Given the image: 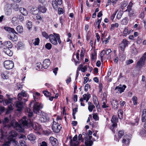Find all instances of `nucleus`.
Here are the masks:
<instances>
[{"mask_svg": "<svg viewBox=\"0 0 146 146\" xmlns=\"http://www.w3.org/2000/svg\"><path fill=\"white\" fill-rule=\"evenodd\" d=\"M145 60L143 58H141L138 61L136 66V68H141L144 65Z\"/></svg>", "mask_w": 146, "mask_h": 146, "instance_id": "obj_13", "label": "nucleus"}, {"mask_svg": "<svg viewBox=\"0 0 146 146\" xmlns=\"http://www.w3.org/2000/svg\"><path fill=\"white\" fill-rule=\"evenodd\" d=\"M127 5V3L125 1H123L121 4V9H123Z\"/></svg>", "mask_w": 146, "mask_h": 146, "instance_id": "obj_49", "label": "nucleus"}, {"mask_svg": "<svg viewBox=\"0 0 146 146\" xmlns=\"http://www.w3.org/2000/svg\"><path fill=\"white\" fill-rule=\"evenodd\" d=\"M22 119L19 121L20 124L17 122L15 120H13L11 121L12 126L15 128L16 130L20 132H23V131L24 129L23 126V127L27 126H24L21 123L20 121Z\"/></svg>", "mask_w": 146, "mask_h": 146, "instance_id": "obj_5", "label": "nucleus"}, {"mask_svg": "<svg viewBox=\"0 0 146 146\" xmlns=\"http://www.w3.org/2000/svg\"><path fill=\"white\" fill-rule=\"evenodd\" d=\"M78 138L77 135H76L73 137L72 139H71L70 143L71 146H78L79 144V142L77 141Z\"/></svg>", "mask_w": 146, "mask_h": 146, "instance_id": "obj_11", "label": "nucleus"}, {"mask_svg": "<svg viewBox=\"0 0 146 146\" xmlns=\"http://www.w3.org/2000/svg\"><path fill=\"white\" fill-rule=\"evenodd\" d=\"M5 53L7 55L9 56H11L13 55V52L9 48L4 49Z\"/></svg>", "mask_w": 146, "mask_h": 146, "instance_id": "obj_32", "label": "nucleus"}, {"mask_svg": "<svg viewBox=\"0 0 146 146\" xmlns=\"http://www.w3.org/2000/svg\"><path fill=\"white\" fill-rule=\"evenodd\" d=\"M128 136L127 135H125L123 139L122 142L123 143V146H127L129 143V140L127 138Z\"/></svg>", "mask_w": 146, "mask_h": 146, "instance_id": "obj_17", "label": "nucleus"}, {"mask_svg": "<svg viewBox=\"0 0 146 146\" xmlns=\"http://www.w3.org/2000/svg\"><path fill=\"white\" fill-rule=\"evenodd\" d=\"M50 141L52 146H57L58 142L57 139L53 137H51L49 138Z\"/></svg>", "mask_w": 146, "mask_h": 146, "instance_id": "obj_14", "label": "nucleus"}, {"mask_svg": "<svg viewBox=\"0 0 146 146\" xmlns=\"http://www.w3.org/2000/svg\"><path fill=\"white\" fill-rule=\"evenodd\" d=\"M40 146H47V144L46 142L45 141H42L41 143H40Z\"/></svg>", "mask_w": 146, "mask_h": 146, "instance_id": "obj_64", "label": "nucleus"}, {"mask_svg": "<svg viewBox=\"0 0 146 146\" xmlns=\"http://www.w3.org/2000/svg\"><path fill=\"white\" fill-rule=\"evenodd\" d=\"M9 38L13 41H16L17 40V36L14 34L12 35H8Z\"/></svg>", "mask_w": 146, "mask_h": 146, "instance_id": "obj_19", "label": "nucleus"}, {"mask_svg": "<svg viewBox=\"0 0 146 146\" xmlns=\"http://www.w3.org/2000/svg\"><path fill=\"white\" fill-rule=\"evenodd\" d=\"M126 88V86L125 85H123L121 87L119 86H117L115 89V90L117 91V90L119 91L120 93L124 92V90Z\"/></svg>", "mask_w": 146, "mask_h": 146, "instance_id": "obj_20", "label": "nucleus"}, {"mask_svg": "<svg viewBox=\"0 0 146 146\" xmlns=\"http://www.w3.org/2000/svg\"><path fill=\"white\" fill-rule=\"evenodd\" d=\"M22 93H19L18 95V99L21 102L17 101L15 102V104L16 107L17 108V110L19 111H21L23 108V102H25L27 101V99L22 98Z\"/></svg>", "mask_w": 146, "mask_h": 146, "instance_id": "obj_4", "label": "nucleus"}, {"mask_svg": "<svg viewBox=\"0 0 146 146\" xmlns=\"http://www.w3.org/2000/svg\"><path fill=\"white\" fill-rule=\"evenodd\" d=\"M128 41L126 39H123L121 43L119 45V46L122 51L125 50V48L128 46Z\"/></svg>", "mask_w": 146, "mask_h": 146, "instance_id": "obj_9", "label": "nucleus"}, {"mask_svg": "<svg viewBox=\"0 0 146 146\" xmlns=\"http://www.w3.org/2000/svg\"><path fill=\"white\" fill-rule=\"evenodd\" d=\"M118 115L119 119H121L123 118V111L122 110L120 109L118 110Z\"/></svg>", "mask_w": 146, "mask_h": 146, "instance_id": "obj_37", "label": "nucleus"}, {"mask_svg": "<svg viewBox=\"0 0 146 146\" xmlns=\"http://www.w3.org/2000/svg\"><path fill=\"white\" fill-rule=\"evenodd\" d=\"M11 141H12L13 145L14 146H20L19 145L18 142L15 139Z\"/></svg>", "mask_w": 146, "mask_h": 146, "instance_id": "obj_54", "label": "nucleus"}, {"mask_svg": "<svg viewBox=\"0 0 146 146\" xmlns=\"http://www.w3.org/2000/svg\"><path fill=\"white\" fill-rule=\"evenodd\" d=\"M133 62V61L132 59H129L126 61V65H128L132 63Z\"/></svg>", "mask_w": 146, "mask_h": 146, "instance_id": "obj_56", "label": "nucleus"}, {"mask_svg": "<svg viewBox=\"0 0 146 146\" xmlns=\"http://www.w3.org/2000/svg\"><path fill=\"white\" fill-rule=\"evenodd\" d=\"M6 46L9 48H11L13 46V45L11 42L10 41H7L5 42Z\"/></svg>", "mask_w": 146, "mask_h": 146, "instance_id": "obj_44", "label": "nucleus"}, {"mask_svg": "<svg viewBox=\"0 0 146 146\" xmlns=\"http://www.w3.org/2000/svg\"><path fill=\"white\" fill-rule=\"evenodd\" d=\"M49 119V117L44 113L42 114V115L39 117L38 120L41 122H45L48 121Z\"/></svg>", "mask_w": 146, "mask_h": 146, "instance_id": "obj_10", "label": "nucleus"}, {"mask_svg": "<svg viewBox=\"0 0 146 146\" xmlns=\"http://www.w3.org/2000/svg\"><path fill=\"white\" fill-rule=\"evenodd\" d=\"M13 9L15 11H18L19 10V5L16 3H14L13 5H11Z\"/></svg>", "mask_w": 146, "mask_h": 146, "instance_id": "obj_31", "label": "nucleus"}, {"mask_svg": "<svg viewBox=\"0 0 146 146\" xmlns=\"http://www.w3.org/2000/svg\"><path fill=\"white\" fill-rule=\"evenodd\" d=\"M4 65L5 67L7 69H12L14 66V63L12 60H7L4 62Z\"/></svg>", "mask_w": 146, "mask_h": 146, "instance_id": "obj_8", "label": "nucleus"}, {"mask_svg": "<svg viewBox=\"0 0 146 146\" xmlns=\"http://www.w3.org/2000/svg\"><path fill=\"white\" fill-rule=\"evenodd\" d=\"M49 39L50 42L53 44L56 45L58 44L57 40L59 44L61 42L59 35L58 34L53 33V35H49Z\"/></svg>", "mask_w": 146, "mask_h": 146, "instance_id": "obj_3", "label": "nucleus"}, {"mask_svg": "<svg viewBox=\"0 0 146 146\" xmlns=\"http://www.w3.org/2000/svg\"><path fill=\"white\" fill-rule=\"evenodd\" d=\"M146 131L145 130H141L140 132V134L142 136H143L146 134Z\"/></svg>", "mask_w": 146, "mask_h": 146, "instance_id": "obj_62", "label": "nucleus"}, {"mask_svg": "<svg viewBox=\"0 0 146 146\" xmlns=\"http://www.w3.org/2000/svg\"><path fill=\"white\" fill-rule=\"evenodd\" d=\"M102 107L103 108H106L108 107V104H106L105 102H104L102 104Z\"/></svg>", "mask_w": 146, "mask_h": 146, "instance_id": "obj_60", "label": "nucleus"}, {"mask_svg": "<svg viewBox=\"0 0 146 146\" xmlns=\"http://www.w3.org/2000/svg\"><path fill=\"white\" fill-rule=\"evenodd\" d=\"M43 93L44 95L48 97L50 96V93L49 92L46 91H44L43 92Z\"/></svg>", "mask_w": 146, "mask_h": 146, "instance_id": "obj_55", "label": "nucleus"}, {"mask_svg": "<svg viewBox=\"0 0 146 146\" xmlns=\"http://www.w3.org/2000/svg\"><path fill=\"white\" fill-rule=\"evenodd\" d=\"M117 124H112L111 126L110 127V129L112 131L113 133H115V130L114 129L117 127Z\"/></svg>", "mask_w": 146, "mask_h": 146, "instance_id": "obj_38", "label": "nucleus"}, {"mask_svg": "<svg viewBox=\"0 0 146 146\" xmlns=\"http://www.w3.org/2000/svg\"><path fill=\"white\" fill-rule=\"evenodd\" d=\"M95 108V106L94 105L92 104L91 105L89 106L88 107V109L90 111L92 112L94 108Z\"/></svg>", "mask_w": 146, "mask_h": 146, "instance_id": "obj_45", "label": "nucleus"}, {"mask_svg": "<svg viewBox=\"0 0 146 146\" xmlns=\"http://www.w3.org/2000/svg\"><path fill=\"white\" fill-rule=\"evenodd\" d=\"M4 29L6 31L13 34H17V33L15 30L14 29L8 27H5Z\"/></svg>", "mask_w": 146, "mask_h": 146, "instance_id": "obj_21", "label": "nucleus"}, {"mask_svg": "<svg viewBox=\"0 0 146 146\" xmlns=\"http://www.w3.org/2000/svg\"><path fill=\"white\" fill-rule=\"evenodd\" d=\"M28 117H24L20 121L24 126H32L33 128L36 131L38 130L40 128V127L39 125L37 123H33L32 121H31V120L30 119H29Z\"/></svg>", "mask_w": 146, "mask_h": 146, "instance_id": "obj_1", "label": "nucleus"}, {"mask_svg": "<svg viewBox=\"0 0 146 146\" xmlns=\"http://www.w3.org/2000/svg\"><path fill=\"white\" fill-rule=\"evenodd\" d=\"M58 14H62L63 13V10L62 8H58Z\"/></svg>", "mask_w": 146, "mask_h": 146, "instance_id": "obj_58", "label": "nucleus"}, {"mask_svg": "<svg viewBox=\"0 0 146 146\" xmlns=\"http://www.w3.org/2000/svg\"><path fill=\"white\" fill-rule=\"evenodd\" d=\"M36 66L40 70L42 69L43 67V65H42L40 62L37 63L36 64Z\"/></svg>", "mask_w": 146, "mask_h": 146, "instance_id": "obj_46", "label": "nucleus"}, {"mask_svg": "<svg viewBox=\"0 0 146 146\" xmlns=\"http://www.w3.org/2000/svg\"><path fill=\"white\" fill-rule=\"evenodd\" d=\"M93 100L94 103L95 105L98 104L99 102L96 96H93Z\"/></svg>", "mask_w": 146, "mask_h": 146, "instance_id": "obj_35", "label": "nucleus"}, {"mask_svg": "<svg viewBox=\"0 0 146 146\" xmlns=\"http://www.w3.org/2000/svg\"><path fill=\"white\" fill-rule=\"evenodd\" d=\"M42 108V105L37 102H35L33 106V111L34 112L37 114L40 115L41 111L40 109Z\"/></svg>", "mask_w": 146, "mask_h": 146, "instance_id": "obj_6", "label": "nucleus"}, {"mask_svg": "<svg viewBox=\"0 0 146 146\" xmlns=\"http://www.w3.org/2000/svg\"><path fill=\"white\" fill-rule=\"evenodd\" d=\"M28 139L30 141H34L36 139V137L33 133H31L27 136Z\"/></svg>", "mask_w": 146, "mask_h": 146, "instance_id": "obj_22", "label": "nucleus"}, {"mask_svg": "<svg viewBox=\"0 0 146 146\" xmlns=\"http://www.w3.org/2000/svg\"><path fill=\"white\" fill-rule=\"evenodd\" d=\"M38 9L39 11L43 13H45L47 10L46 8L43 6H40L38 8Z\"/></svg>", "mask_w": 146, "mask_h": 146, "instance_id": "obj_26", "label": "nucleus"}, {"mask_svg": "<svg viewBox=\"0 0 146 146\" xmlns=\"http://www.w3.org/2000/svg\"><path fill=\"white\" fill-rule=\"evenodd\" d=\"M122 13L121 12H119L117 15V17L118 19H120L122 15Z\"/></svg>", "mask_w": 146, "mask_h": 146, "instance_id": "obj_61", "label": "nucleus"}, {"mask_svg": "<svg viewBox=\"0 0 146 146\" xmlns=\"http://www.w3.org/2000/svg\"><path fill=\"white\" fill-rule=\"evenodd\" d=\"M50 64V61L49 59H46L43 62V66L44 68H46Z\"/></svg>", "mask_w": 146, "mask_h": 146, "instance_id": "obj_18", "label": "nucleus"}, {"mask_svg": "<svg viewBox=\"0 0 146 146\" xmlns=\"http://www.w3.org/2000/svg\"><path fill=\"white\" fill-rule=\"evenodd\" d=\"M105 53L106 54L105 51L104 50H103L101 51V53L100 54V56L101 57V60L102 61H103V56Z\"/></svg>", "mask_w": 146, "mask_h": 146, "instance_id": "obj_39", "label": "nucleus"}, {"mask_svg": "<svg viewBox=\"0 0 146 146\" xmlns=\"http://www.w3.org/2000/svg\"><path fill=\"white\" fill-rule=\"evenodd\" d=\"M141 120L143 122L146 120V109H144L143 111Z\"/></svg>", "mask_w": 146, "mask_h": 146, "instance_id": "obj_23", "label": "nucleus"}, {"mask_svg": "<svg viewBox=\"0 0 146 146\" xmlns=\"http://www.w3.org/2000/svg\"><path fill=\"white\" fill-rule=\"evenodd\" d=\"M132 99L134 105H136L137 104V98L136 96H133Z\"/></svg>", "mask_w": 146, "mask_h": 146, "instance_id": "obj_42", "label": "nucleus"}, {"mask_svg": "<svg viewBox=\"0 0 146 146\" xmlns=\"http://www.w3.org/2000/svg\"><path fill=\"white\" fill-rule=\"evenodd\" d=\"M27 115L28 116V117H31L33 115V112L29 108L27 109Z\"/></svg>", "mask_w": 146, "mask_h": 146, "instance_id": "obj_36", "label": "nucleus"}, {"mask_svg": "<svg viewBox=\"0 0 146 146\" xmlns=\"http://www.w3.org/2000/svg\"><path fill=\"white\" fill-rule=\"evenodd\" d=\"M42 35L46 39L49 38V36H48V34L45 32H44L42 33Z\"/></svg>", "mask_w": 146, "mask_h": 146, "instance_id": "obj_52", "label": "nucleus"}, {"mask_svg": "<svg viewBox=\"0 0 146 146\" xmlns=\"http://www.w3.org/2000/svg\"><path fill=\"white\" fill-rule=\"evenodd\" d=\"M59 21L60 23H61V25H62L63 23L64 22V16H61L59 18Z\"/></svg>", "mask_w": 146, "mask_h": 146, "instance_id": "obj_47", "label": "nucleus"}, {"mask_svg": "<svg viewBox=\"0 0 146 146\" xmlns=\"http://www.w3.org/2000/svg\"><path fill=\"white\" fill-rule=\"evenodd\" d=\"M31 12L33 14L36 15L38 13V10L37 8L36 7H33L31 9Z\"/></svg>", "mask_w": 146, "mask_h": 146, "instance_id": "obj_24", "label": "nucleus"}, {"mask_svg": "<svg viewBox=\"0 0 146 146\" xmlns=\"http://www.w3.org/2000/svg\"><path fill=\"white\" fill-rule=\"evenodd\" d=\"M124 135V132L122 131H120L118 132V136L119 138H121Z\"/></svg>", "mask_w": 146, "mask_h": 146, "instance_id": "obj_53", "label": "nucleus"}, {"mask_svg": "<svg viewBox=\"0 0 146 146\" xmlns=\"http://www.w3.org/2000/svg\"><path fill=\"white\" fill-rule=\"evenodd\" d=\"M52 127L54 132L58 133L60 131L62 127L58 123V122H56L54 121Z\"/></svg>", "mask_w": 146, "mask_h": 146, "instance_id": "obj_7", "label": "nucleus"}, {"mask_svg": "<svg viewBox=\"0 0 146 146\" xmlns=\"http://www.w3.org/2000/svg\"><path fill=\"white\" fill-rule=\"evenodd\" d=\"M16 30L19 33H21L23 31V29L22 26L19 25L16 27Z\"/></svg>", "mask_w": 146, "mask_h": 146, "instance_id": "obj_33", "label": "nucleus"}, {"mask_svg": "<svg viewBox=\"0 0 146 146\" xmlns=\"http://www.w3.org/2000/svg\"><path fill=\"white\" fill-rule=\"evenodd\" d=\"M83 98L84 100H86V102H88L91 97L90 94H88V95L86 94H84L83 96Z\"/></svg>", "mask_w": 146, "mask_h": 146, "instance_id": "obj_29", "label": "nucleus"}, {"mask_svg": "<svg viewBox=\"0 0 146 146\" xmlns=\"http://www.w3.org/2000/svg\"><path fill=\"white\" fill-rule=\"evenodd\" d=\"M12 101V99L9 98L8 100L4 99L3 101V103L4 105H6L9 104L11 103Z\"/></svg>", "mask_w": 146, "mask_h": 146, "instance_id": "obj_25", "label": "nucleus"}, {"mask_svg": "<svg viewBox=\"0 0 146 146\" xmlns=\"http://www.w3.org/2000/svg\"><path fill=\"white\" fill-rule=\"evenodd\" d=\"M119 25L118 23H115V24H112L111 25V30H113L114 28L115 27H118Z\"/></svg>", "mask_w": 146, "mask_h": 146, "instance_id": "obj_43", "label": "nucleus"}, {"mask_svg": "<svg viewBox=\"0 0 146 146\" xmlns=\"http://www.w3.org/2000/svg\"><path fill=\"white\" fill-rule=\"evenodd\" d=\"M118 118L117 117L114 115H113L112 117L111 121L112 124H117V123L118 121Z\"/></svg>", "mask_w": 146, "mask_h": 146, "instance_id": "obj_28", "label": "nucleus"}, {"mask_svg": "<svg viewBox=\"0 0 146 146\" xmlns=\"http://www.w3.org/2000/svg\"><path fill=\"white\" fill-rule=\"evenodd\" d=\"M17 134L16 131H12L9 133V136L8 137V139L10 142L15 139V138L17 136Z\"/></svg>", "mask_w": 146, "mask_h": 146, "instance_id": "obj_12", "label": "nucleus"}, {"mask_svg": "<svg viewBox=\"0 0 146 146\" xmlns=\"http://www.w3.org/2000/svg\"><path fill=\"white\" fill-rule=\"evenodd\" d=\"M27 28L30 29L32 27V23L30 21H28L27 23Z\"/></svg>", "mask_w": 146, "mask_h": 146, "instance_id": "obj_51", "label": "nucleus"}, {"mask_svg": "<svg viewBox=\"0 0 146 146\" xmlns=\"http://www.w3.org/2000/svg\"><path fill=\"white\" fill-rule=\"evenodd\" d=\"M2 77L4 79H7L8 78V76L5 73H2L1 74Z\"/></svg>", "mask_w": 146, "mask_h": 146, "instance_id": "obj_48", "label": "nucleus"}, {"mask_svg": "<svg viewBox=\"0 0 146 146\" xmlns=\"http://www.w3.org/2000/svg\"><path fill=\"white\" fill-rule=\"evenodd\" d=\"M19 143L21 146H27L26 143L24 140H21L19 141Z\"/></svg>", "mask_w": 146, "mask_h": 146, "instance_id": "obj_40", "label": "nucleus"}, {"mask_svg": "<svg viewBox=\"0 0 146 146\" xmlns=\"http://www.w3.org/2000/svg\"><path fill=\"white\" fill-rule=\"evenodd\" d=\"M20 11L21 13L24 15L26 16L28 15V13L27 11L24 8H21Z\"/></svg>", "mask_w": 146, "mask_h": 146, "instance_id": "obj_30", "label": "nucleus"}, {"mask_svg": "<svg viewBox=\"0 0 146 146\" xmlns=\"http://www.w3.org/2000/svg\"><path fill=\"white\" fill-rule=\"evenodd\" d=\"M11 5L12 4H7L5 8L6 14L7 15H9L11 12Z\"/></svg>", "mask_w": 146, "mask_h": 146, "instance_id": "obj_15", "label": "nucleus"}, {"mask_svg": "<svg viewBox=\"0 0 146 146\" xmlns=\"http://www.w3.org/2000/svg\"><path fill=\"white\" fill-rule=\"evenodd\" d=\"M111 102L113 108L114 109H117L118 107V102L115 99H112L111 101Z\"/></svg>", "mask_w": 146, "mask_h": 146, "instance_id": "obj_16", "label": "nucleus"}, {"mask_svg": "<svg viewBox=\"0 0 146 146\" xmlns=\"http://www.w3.org/2000/svg\"><path fill=\"white\" fill-rule=\"evenodd\" d=\"M39 42V38H37L35 39H33L32 40V43L35 45H38Z\"/></svg>", "mask_w": 146, "mask_h": 146, "instance_id": "obj_34", "label": "nucleus"}, {"mask_svg": "<svg viewBox=\"0 0 146 146\" xmlns=\"http://www.w3.org/2000/svg\"><path fill=\"white\" fill-rule=\"evenodd\" d=\"M18 17L21 21H23L24 20V17L21 15H20Z\"/></svg>", "mask_w": 146, "mask_h": 146, "instance_id": "obj_63", "label": "nucleus"}, {"mask_svg": "<svg viewBox=\"0 0 146 146\" xmlns=\"http://www.w3.org/2000/svg\"><path fill=\"white\" fill-rule=\"evenodd\" d=\"M103 88L102 84V83H100L99 85V92H101Z\"/></svg>", "mask_w": 146, "mask_h": 146, "instance_id": "obj_59", "label": "nucleus"}, {"mask_svg": "<svg viewBox=\"0 0 146 146\" xmlns=\"http://www.w3.org/2000/svg\"><path fill=\"white\" fill-rule=\"evenodd\" d=\"M128 29L126 28H125L123 32L124 36H126V35L128 33Z\"/></svg>", "mask_w": 146, "mask_h": 146, "instance_id": "obj_57", "label": "nucleus"}, {"mask_svg": "<svg viewBox=\"0 0 146 146\" xmlns=\"http://www.w3.org/2000/svg\"><path fill=\"white\" fill-rule=\"evenodd\" d=\"M128 23L127 18H125L121 21V23L123 25H126Z\"/></svg>", "mask_w": 146, "mask_h": 146, "instance_id": "obj_41", "label": "nucleus"}, {"mask_svg": "<svg viewBox=\"0 0 146 146\" xmlns=\"http://www.w3.org/2000/svg\"><path fill=\"white\" fill-rule=\"evenodd\" d=\"M18 21L17 18L16 17H13L12 19V22L14 26H16L18 25Z\"/></svg>", "mask_w": 146, "mask_h": 146, "instance_id": "obj_27", "label": "nucleus"}, {"mask_svg": "<svg viewBox=\"0 0 146 146\" xmlns=\"http://www.w3.org/2000/svg\"><path fill=\"white\" fill-rule=\"evenodd\" d=\"M3 127L0 129V131L2 136H5V134L7 133L6 129L10 127L11 125V121L10 122L7 117L5 118L3 121Z\"/></svg>", "mask_w": 146, "mask_h": 146, "instance_id": "obj_2", "label": "nucleus"}, {"mask_svg": "<svg viewBox=\"0 0 146 146\" xmlns=\"http://www.w3.org/2000/svg\"><path fill=\"white\" fill-rule=\"evenodd\" d=\"M45 47L48 50L50 49L52 47V45L50 43H47L45 45Z\"/></svg>", "mask_w": 146, "mask_h": 146, "instance_id": "obj_50", "label": "nucleus"}]
</instances>
